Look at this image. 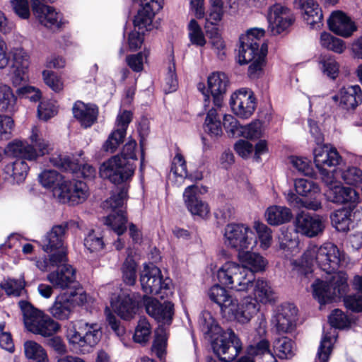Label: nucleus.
I'll list each match as a JSON object with an SVG mask.
<instances>
[{
    "label": "nucleus",
    "mask_w": 362,
    "mask_h": 362,
    "mask_svg": "<svg viewBox=\"0 0 362 362\" xmlns=\"http://www.w3.org/2000/svg\"><path fill=\"white\" fill-rule=\"evenodd\" d=\"M50 163L60 170L71 173L77 178L91 180L95 178L96 170L89 164H81L78 160L72 159L69 156L62 154L53 155L49 158Z\"/></svg>",
    "instance_id": "2eb2a0df"
},
{
    "label": "nucleus",
    "mask_w": 362,
    "mask_h": 362,
    "mask_svg": "<svg viewBox=\"0 0 362 362\" xmlns=\"http://www.w3.org/2000/svg\"><path fill=\"white\" fill-rule=\"evenodd\" d=\"M72 311L71 303L64 293H61L56 297L53 305L49 308L52 316L59 320H68Z\"/></svg>",
    "instance_id": "ea45409f"
},
{
    "label": "nucleus",
    "mask_w": 362,
    "mask_h": 362,
    "mask_svg": "<svg viewBox=\"0 0 362 362\" xmlns=\"http://www.w3.org/2000/svg\"><path fill=\"white\" fill-rule=\"evenodd\" d=\"M68 229V222H63L59 225L53 226L51 230L42 239V249L45 252H52L57 249L64 246L66 233Z\"/></svg>",
    "instance_id": "2f4dec72"
},
{
    "label": "nucleus",
    "mask_w": 362,
    "mask_h": 362,
    "mask_svg": "<svg viewBox=\"0 0 362 362\" xmlns=\"http://www.w3.org/2000/svg\"><path fill=\"white\" fill-rule=\"evenodd\" d=\"M294 187L296 193L304 197V206L310 210L317 211L322 209L320 199V187L314 181L308 179L299 178L295 180Z\"/></svg>",
    "instance_id": "412c9836"
},
{
    "label": "nucleus",
    "mask_w": 362,
    "mask_h": 362,
    "mask_svg": "<svg viewBox=\"0 0 362 362\" xmlns=\"http://www.w3.org/2000/svg\"><path fill=\"white\" fill-rule=\"evenodd\" d=\"M66 337L75 349L93 347L100 340V327L97 323L79 322L67 331Z\"/></svg>",
    "instance_id": "f8f14e48"
},
{
    "label": "nucleus",
    "mask_w": 362,
    "mask_h": 362,
    "mask_svg": "<svg viewBox=\"0 0 362 362\" xmlns=\"http://www.w3.org/2000/svg\"><path fill=\"white\" fill-rule=\"evenodd\" d=\"M199 323L201 331L210 340L213 351L221 361L231 362L241 352L243 344L238 335L230 328L223 330L210 313H203Z\"/></svg>",
    "instance_id": "f03ea898"
},
{
    "label": "nucleus",
    "mask_w": 362,
    "mask_h": 362,
    "mask_svg": "<svg viewBox=\"0 0 362 362\" xmlns=\"http://www.w3.org/2000/svg\"><path fill=\"white\" fill-rule=\"evenodd\" d=\"M136 168V163H129L124 158L121 160L119 156H112L101 165L100 175L116 186L129 189Z\"/></svg>",
    "instance_id": "6e6552de"
},
{
    "label": "nucleus",
    "mask_w": 362,
    "mask_h": 362,
    "mask_svg": "<svg viewBox=\"0 0 362 362\" xmlns=\"http://www.w3.org/2000/svg\"><path fill=\"white\" fill-rule=\"evenodd\" d=\"M62 175L54 170H45L39 175V181L45 188H53V192L59 187L64 180Z\"/></svg>",
    "instance_id": "8fccbe9b"
},
{
    "label": "nucleus",
    "mask_w": 362,
    "mask_h": 362,
    "mask_svg": "<svg viewBox=\"0 0 362 362\" xmlns=\"http://www.w3.org/2000/svg\"><path fill=\"white\" fill-rule=\"evenodd\" d=\"M84 246L90 252H99L105 247L103 238L100 234H96L94 230H91L84 239Z\"/></svg>",
    "instance_id": "bf43d9fd"
},
{
    "label": "nucleus",
    "mask_w": 362,
    "mask_h": 362,
    "mask_svg": "<svg viewBox=\"0 0 362 362\" xmlns=\"http://www.w3.org/2000/svg\"><path fill=\"white\" fill-rule=\"evenodd\" d=\"M129 189H128L127 187H120L118 192L112 194L111 197L107 200V203L112 209L111 212L117 211H126L125 209H123V206L124 204V201H127L128 199Z\"/></svg>",
    "instance_id": "6e6d98bb"
},
{
    "label": "nucleus",
    "mask_w": 362,
    "mask_h": 362,
    "mask_svg": "<svg viewBox=\"0 0 362 362\" xmlns=\"http://www.w3.org/2000/svg\"><path fill=\"white\" fill-rule=\"evenodd\" d=\"M326 199L337 204H346L356 207L359 199L357 192L349 187L334 185L329 187L325 192Z\"/></svg>",
    "instance_id": "bb28decb"
},
{
    "label": "nucleus",
    "mask_w": 362,
    "mask_h": 362,
    "mask_svg": "<svg viewBox=\"0 0 362 362\" xmlns=\"http://www.w3.org/2000/svg\"><path fill=\"white\" fill-rule=\"evenodd\" d=\"M344 260L345 253L334 244L329 243L320 247L315 246L312 249L306 250L303 255V261L306 266L304 274L307 276L313 272L314 262L327 274H334Z\"/></svg>",
    "instance_id": "20e7f679"
},
{
    "label": "nucleus",
    "mask_w": 362,
    "mask_h": 362,
    "mask_svg": "<svg viewBox=\"0 0 362 362\" xmlns=\"http://www.w3.org/2000/svg\"><path fill=\"white\" fill-rule=\"evenodd\" d=\"M355 207L348 206L334 211L330 215L331 223L339 232L346 233L350 230L352 211Z\"/></svg>",
    "instance_id": "e433bc0d"
},
{
    "label": "nucleus",
    "mask_w": 362,
    "mask_h": 362,
    "mask_svg": "<svg viewBox=\"0 0 362 362\" xmlns=\"http://www.w3.org/2000/svg\"><path fill=\"white\" fill-rule=\"evenodd\" d=\"M270 343L268 339L264 338L259 339L254 344H250L247 348V357H250L254 361L270 351Z\"/></svg>",
    "instance_id": "864d4df0"
},
{
    "label": "nucleus",
    "mask_w": 362,
    "mask_h": 362,
    "mask_svg": "<svg viewBox=\"0 0 362 362\" xmlns=\"http://www.w3.org/2000/svg\"><path fill=\"white\" fill-rule=\"evenodd\" d=\"M133 119V112L131 110L120 111L117 116L116 124L117 128L114 129L108 136L103 145V150L105 152L114 153L124 142L127 136L129 124Z\"/></svg>",
    "instance_id": "a211bd4d"
},
{
    "label": "nucleus",
    "mask_w": 362,
    "mask_h": 362,
    "mask_svg": "<svg viewBox=\"0 0 362 362\" xmlns=\"http://www.w3.org/2000/svg\"><path fill=\"white\" fill-rule=\"evenodd\" d=\"M265 217L269 225L279 226L289 222L293 218V214L288 207L274 205L267 209Z\"/></svg>",
    "instance_id": "4c0bfd02"
},
{
    "label": "nucleus",
    "mask_w": 362,
    "mask_h": 362,
    "mask_svg": "<svg viewBox=\"0 0 362 362\" xmlns=\"http://www.w3.org/2000/svg\"><path fill=\"white\" fill-rule=\"evenodd\" d=\"M255 228L257 232V240L259 239L261 247L267 250L272 243V230L266 224L259 221L255 222Z\"/></svg>",
    "instance_id": "13d9d810"
},
{
    "label": "nucleus",
    "mask_w": 362,
    "mask_h": 362,
    "mask_svg": "<svg viewBox=\"0 0 362 362\" xmlns=\"http://www.w3.org/2000/svg\"><path fill=\"white\" fill-rule=\"evenodd\" d=\"M267 54V50L264 48L260 52V55H259L257 58L250 62L251 64L248 66L247 70V75L250 78H257L259 74L262 72V68L266 63L265 59Z\"/></svg>",
    "instance_id": "680f3d73"
},
{
    "label": "nucleus",
    "mask_w": 362,
    "mask_h": 362,
    "mask_svg": "<svg viewBox=\"0 0 362 362\" xmlns=\"http://www.w3.org/2000/svg\"><path fill=\"white\" fill-rule=\"evenodd\" d=\"M136 146L137 143L136 140L130 136L124 145L121 152L114 156H119L121 160L124 158L125 160L129 161V163H135L138 160L136 154Z\"/></svg>",
    "instance_id": "e2e57ef3"
},
{
    "label": "nucleus",
    "mask_w": 362,
    "mask_h": 362,
    "mask_svg": "<svg viewBox=\"0 0 362 362\" xmlns=\"http://www.w3.org/2000/svg\"><path fill=\"white\" fill-rule=\"evenodd\" d=\"M342 179L349 185L358 187L362 185V170L357 167H349L342 173Z\"/></svg>",
    "instance_id": "69168bd1"
},
{
    "label": "nucleus",
    "mask_w": 362,
    "mask_h": 362,
    "mask_svg": "<svg viewBox=\"0 0 362 362\" xmlns=\"http://www.w3.org/2000/svg\"><path fill=\"white\" fill-rule=\"evenodd\" d=\"M15 122L12 117L0 115V140L7 141L13 136Z\"/></svg>",
    "instance_id": "0e129e2a"
},
{
    "label": "nucleus",
    "mask_w": 362,
    "mask_h": 362,
    "mask_svg": "<svg viewBox=\"0 0 362 362\" xmlns=\"http://www.w3.org/2000/svg\"><path fill=\"white\" fill-rule=\"evenodd\" d=\"M151 325L146 318H141L135 328L134 341L139 344L146 343L151 334Z\"/></svg>",
    "instance_id": "4d7b16f0"
},
{
    "label": "nucleus",
    "mask_w": 362,
    "mask_h": 362,
    "mask_svg": "<svg viewBox=\"0 0 362 362\" xmlns=\"http://www.w3.org/2000/svg\"><path fill=\"white\" fill-rule=\"evenodd\" d=\"M198 192L199 188L197 185L188 186L183 193L185 202L192 215L205 218L209 214V206L199 198Z\"/></svg>",
    "instance_id": "7c9ffc66"
},
{
    "label": "nucleus",
    "mask_w": 362,
    "mask_h": 362,
    "mask_svg": "<svg viewBox=\"0 0 362 362\" xmlns=\"http://www.w3.org/2000/svg\"><path fill=\"white\" fill-rule=\"evenodd\" d=\"M63 293L71 303L72 309L76 306H83L87 302V294L78 282Z\"/></svg>",
    "instance_id": "de8ad7c7"
},
{
    "label": "nucleus",
    "mask_w": 362,
    "mask_h": 362,
    "mask_svg": "<svg viewBox=\"0 0 362 362\" xmlns=\"http://www.w3.org/2000/svg\"><path fill=\"white\" fill-rule=\"evenodd\" d=\"M25 286V281L23 279H8L5 283L0 284L1 288L5 291L8 296H19Z\"/></svg>",
    "instance_id": "338daca9"
},
{
    "label": "nucleus",
    "mask_w": 362,
    "mask_h": 362,
    "mask_svg": "<svg viewBox=\"0 0 362 362\" xmlns=\"http://www.w3.org/2000/svg\"><path fill=\"white\" fill-rule=\"evenodd\" d=\"M208 296L213 303L218 305L222 317L230 321L248 323L259 311L257 300L252 296L244 297L238 302L219 284L210 288Z\"/></svg>",
    "instance_id": "7ed1b4c3"
},
{
    "label": "nucleus",
    "mask_w": 362,
    "mask_h": 362,
    "mask_svg": "<svg viewBox=\"0 0 362 362\" xmlns=\"http://www.w3.org/2000/svg\"><path fill=\"white\" fill-rule=\"evenodd\" d=\"M348 276L338 272L329 281L317 279L312 284L313 296L320 305L332 303L336 298H341L349 291Z\"/></svg>",
    "instance_id": "423d86ee"
},
{
    "label": "nucleus",
    "mask_w": 362,
    "mask_h": 362,
    "mask_svg": "<svg viewBox=\"0 0 362 362\" xmlns=\"http://www.w3.org/2000/svg\"><path fill=\"white\" fill-rule=\"evenodd\" d=\"M19 305L23 312L25 326L29 332L43 337H50L60 329L57 322L35 308L30 303L21 300Z\"/></svg>",
    "instance_id": "0eeeda50"
},
{
    "label": "nucleus",
    "mask_w": 362,
    "mask_h": 362,
    "mask_svg": "<svg viewBox=\"0 0 362 362\" xmlns=\"http://www.w3.org/2000/svg\"><path fill=\"white\" fill-rule=\"evenodd\" d=\"M321 46L337 54H341L346 49L344 41L329 33L323 32L320 35Z\"/></svg>",
    "instance_id": "09e8293b"
},
{
    "label": "nucleus",
    "mask_w": 362,
    "mask_h": 362,
    "mask_svg": "<svg viewBox=\"0 0 362 362\" xmlns=\"http://www.w3.org/2000/svg\"><path fill=\"white\" fill-rule=\"evenodd\" d=\"M73 114L82 126L90 127L97 120L98 108L96 105L89 107L83 102H78L73 107Z\"/></svg>",
    "instance_id": "c9c22d12"
},
{
    "label": "nucleus",
    "mask_w": 362,
    "mask_h": 362,
    "mask_svg": "<svg viewBox=\"0 0 362 362\" xmlns=\"http://www.w3.org/2000/svg\"><path fill=\"white\" fill-rule=\"evenodd\" d=\"M294 226L297 233L308 238H313L322 233L325 226L319 215H311L309 213L301 212L298 214L294 221Z\"/></svg>",
    "instance_id": "5701e85b"
},
{
    "label": "nucleus",
    "mask_w": 362,
    "mask_h": 362,
    "mask_svg": "<svg viewBox=\"0 0 362 362\" xmlns=\"http://www.w3.org/2000/svg\"><path fill=\"white\" fill-rule=\"evenodd\" d=\"M162 273L156 267H145L140 274V283L143 291L147 294L159 295L160 293V282Z\"/></svg>",
    "instance_id": "473e14b6"
},
{
    "label": "nucleus",
    "mask_w": 362,
    "mask_h": 362,
    "mask_svg": "<svg viewBox=\"0 0 362 362\" xmlns=\"http://www.w3.org/2000/svg\"><path fill=\"white\" fill-rule=\"evenodd\" d=\"M17 98L11 88L7 85L0 86V111L12 113L15 111Z\"/></svg>",
    "instance_id": "37998d69"
},
{
    "label": "nucleus",
    "mask_w": 362,
    "mask_h": 362,
    "mask_svg": "<svg viewBox=\"0 0 362 362\" xmlns=\"http://www.w3.org/2000/svg\"><path fill=\"white\" fill-rule=\"evenodd\" d=\"M229 104L236 116L242 119H247L253 115L257 101L254 92L250 88H242L230 95Z\"/></svg>",
    "instance_id": "dca6fc26"
},
{
    "label": "nucleus",
    "mask_w": 362,
    "mask_h": 362,
    "mask_svg": "<svg viewBox=\"0 0 362 362\" xmlns=\"http://www.w3.org/2000/svg\"><path fill=\"white\" fill-rule=\"evenodd\" d=\"M252 250H246L238 255V260L241 264L240 267L244 269V272H240L246 274L247 280H250V288L254 286L255 274L264 272L268 264V261L263 256L259 253L253 252Z\"/></svg>",
    "instance_id": "aec40b11"
},
{
    "label": "nucleus",
    "mask_w": 362,
    "mask_h": 362,
    "mask_svg": "<svg viewBox=\"0 0 362 362\" xmlns=\"http://www.w3.org/2000/svg\"><path fill=\"white\" fill-rule=\"evenodd\" d=\"M47 279L55 288L68 290L78 281H76V269L68 264L57 267L47 274Z\"/></svg>",
    "instance_id": "c85d7f7f"
},
{
    "label": "nucleus",
    "mask_w": 362,
    "mask_h": 362,
    "mask_svg": "<svg viewBox=\"0 0 362 362\" xmlns=\"http://www.w3.org/2000/svg\"><path fill=\"white\" fill-rule=\"evenodd\" d=\"M30 139L31 144L15 139L6 146L4 153L13 157L14 160L6 164L4 168L5 179L12 178L13 182L17 184L23 182L30 170L25 160H35L39 156L49 153L48 142L40 138L37 133L33 132Z\"/></svg>",
    "instance_id": "f257e3e1"
},
{
    "label": "nucleus",
    "mask_w": 362,
    "mask_h": 362,
    "mask_svg": "<svg viewBox=\"0 0 362 362\" xmlns=\"http://www.w3.org/2000/svg\"><path fill=\"white\" fill-rule=\"evenodd\" d=\"M47 279L55 288L68 290L78 281H76V269L68 264L57 267L47 274Z\"/></svg>",
    "instance_id": "cd10ccee"
},
{
    "label": "nucleus",
    "mask_w": 362,
    "mask_h": 362,
    "mask_svg": "<svg viewBox=\"0 0 362 362\" xmlns=\"http://www.w3.org/2000/svg\"><path fill=\"white\" fill-rule=\"evenodd\" d=\"M265 35L263 28H254L248 30L245 35L239 37L238 62L240 65L247 64L260 55V52L265 48L268 51L267 43L260 46L261 38Z\"/></svg>",
    "instance_id": "1a4fd4ad"
},
{
    "label": "nucleus",
    "mask_w": 362,
    "mask_h": 362,
    "mask_svg": "<svg viewBox=\"0 0 362 362\" xmlns=\"http://www.w3.org/2000/svg\"><path fill=\"white\" fill-rule=\"evenodd\" d=\"M25 356L28 359L36 362H45L47 361V355L43 347L38 343L28 340L24 343Z\"/></svg>",
    "instance_id": "a18cd8bd"
},
{
    "label": "nucleus",
    "mask_w": 362,
    "mask_h": 362,
    "mask_svg": "<svg viewBox=\"0 0 362 362\" xmlns=\"http://www.w3.org/2000/svg\"><path fill=\"white\" fill-rule=\"evenodd\" d=\"M128 221L127 211L111 212L106 218L105 223L119 235H123L127 230Z\"/></svg>",
    "instance_id": "a19ab883"
},
{
    "label": "nucleus",
    "mask_w": 362,
    "mask_h": 362,
    "mask_svg": "<svg viewBox=\"0 0 362 362\" xmlns=\"http://www.w3.org/2000/svg\"><path fill=\"white\" fill-rule=\"evenodd\" d=\"M332 100L338 103L341 108L350 110H355L362 103V90L358 85L343 86L338 93L332 96Z\"/></svg>",
    "instance_id": "393cba45"
},
{
    "label": "nucleus",
    "mask_w": 362,
    "mask_h": 362,
    "mask_svg": "<svg viewBox=\"0 0 362 362\" xmlns=\"http://www.w3.org/2000/svg\"><path fill=\"white\" fill-rule=\"evenodd\" d=\"M329 29L334 34L344 37H350L357 28L351 18L341 11L332 13L327 20Z\"/></svg>",
    "instance_id": "c756f323"
},
{
    "label": "nucleus",
    "mask_w": 362,
    "mask_h": 362,
    "mask_svg": "<svg viewBox=\"0 0 362 362\" xmlns=\"http://www.w3.org/2000/svg\"><path fill=\"white\" fill-rule=\"evenodd\" d=\"M226 245L238 253L253 250L257 244V235L247 226L243 223H228L225 228Z\"/></svg>",
    "instance_id": "9d476101"
},
{
    "label": "nucleus",
    "mask_w": 362,
    "mask_h": 362,
    "mask_svg": "<svg viewBox=\"0 0 362 362\" xmlns=\"http://www.w3.org/2000/svg\"><path fill=\"white\" fill-rule=\"evenodd\" d=\"M188 37L192 45L196 47H204L206 44L204 33L195 19H192L188 25Z\"/></svg>",
    "instance_id": "3c124183"
},
{
    "label": "nucleus",
    "mask_w": 362,
    "mask_h": 362,
    "mask_svg": "<svg viewBox=\"0 0 362 362\" xmlns=\"http://www.w3.org/2000/svg\"><path fill=\"white\" fill-rule=\"evenodd\" d=\"M207 85L213 98L214 105L217 107H222L227 88L230 85L227 75L223 72H213L208 76Z\"/></svg>",
    "instance_id": "a878e982"
},
{
    "label": "nucleus",
    "mask_w": 362,
    "mask_h": 362,
    "mask_svg": "<svg viewBox=\"0 0 362 362\" xmlns=\"http://www.w3.org/2000/svg\"><path fill=\"white\" fill-rule=\"evenodd\" d=\"M328 322L332 327L344 329L349 328L355 320L349 317L341 310L336 308L329 315Z\"/></svg>",
    "instance_id": "49530a36"
},
{
    "label": "nucleus",
    "mask_w": 362,
    "mask_h": 362,
    "mask_svg": "<svg viewBox=\"0 0 362 362\" xmlns=\"http://www.w3.org/2000/svg\"><path fill=\"white\" fill-rule=\"evenodd\" d=\"M144 295L138 292L119 293L115 303H112L117 314L123 320H129L139 308H144Z\"/></svg>",
    "instance_id": "6ab92c4d"
},
{
    "label": "nucleus",
    "mask_w": 362,
    "mask_h": 362,
    "mask_svg": "<svg viewBox=\"0 0 362 362\" xmlns=\"http://www.w3.org/2000/svg\"><path fill=\"white\" fill-rule=\"evenodd\" d=\"M137 264L133 257H128L122 266V280L129 286H133L136 280Z\"/></svg>",
    "instance_id": "603ef678"
},
{
    "label": "nucleus",
    "mask_w": 362,
    "mask_h": 362,
    "mask_svg": "<svg viewBox=\"0 0 362 362\" xmlns=\"http://www.w3.org/2000/svg\"><path fill=\"white\" fill-rule=\"evenodd\" d=\"M168 345V337L164 327L160 328V332H156L152 344V350L155 351L156 356L162 360L166 354Z\"/></svg>",
    "instance_id": "5fc2aeb1"
},
{
    "label": "nucleus",
    "mask_w": 362,
    "mask_h": 362,
    "mask_svg": "<svg viewBox=\"0 0 362 362\" xmlns=\"http://www.w3.org/2000/svg\"><path fill=\"white\" fill-rule=\"evenodd\" d=\"M42 77L45 83L55 93H59L64 88L62 78L52 71L44 70Z\"/></svg>",
    "instance_id": "774afa93"
},
{
    "label": "nucleus",
    "mask_w": 362,
    "mask_h": 362,
    "mask_svg": "<svg viewBox=\"0 0 362 362\" xmlns=\"http://www.w3.org/2000/svg\"><path fill=\"white\" fill-rule=\"evenodd\" d=\"M13 54V74L12 83L14 86H19L25 80L29 67V56L23 48H15Z\"/></svg>",
    "instance_id": "f704fd0d"
},
{
    "label": "nucleus",
    "mask_w": 362,
    "mask_h": 362,
    "mask_svg": "<svg viewBox=\"0 0 362 362\" xmlns=\"http://www.w3.org/2000/svg\"><path fill=\"white\" fill-rule=\"evenodd\" d=\"M294 6L299 9L304 21L310 28H320L322 26L323 13L320 5L315 0H295Z\"/></svg>",
    "instance_id": "b1692460"
},
{
    "label": "nucleus",
    "mask_w": 362,
    "mask_h": 362,
    "mask_svg": "<svg viewBox=\"0 0 362 362\" xmlns=\"http://www.w3.org/2000/svg\"><path fill=\"white\" fill-rule=\"evenodd\" d=\"M319 64L323 74L329 79L334 81L339 76L340 65L334 56H321Z\"/></svg>",
    "instance_id": "c03bdc74"
},
{
    "label": "nucleus",
    "mask_w": 362,
    "mask_h": 362,
    "mask_svg": "<svg viewBox=\"0 0 362 362\" xmlns=\"http://www.w3.org/2000/svg\"><path fill=\"white\" fill-rule=\"evenodd\" d=\"M143 305L147 314L158 322L170 325L175 315V305L170 300L161 303L158 299L144 295Z\"/></svg>",
    "instance_id": "f3484780"
},
{
    "label": "nucleus",
    "mask_w": 362,
    "mask_h": 362,
    "mask_svg": "<svg viewBox=\"0 0 362 362\" xmlns=\"http://www.w3.org/2000/svg\"><path fill=\"white\" fill-rule=\"evenodd\" d=\"M222 124L229 137H240L242 125L235 117L231 115H225Z\"/></svg>",
    "instance_id": "052dcab7"
},
{
    "label": "nucleus",
    "mask_w": 362,
    "mask_h": 362,
    "mask_svg": "<svg viewBox=\"0 0 362 362\" xmlns=\"http://www.w3.org/2000/svg\"><path fill=\"white\" fill-rule=\"evenodd\" d=\"M138 3L141 8L138 10L133 20L134 30L128 35L127 43L129 51L135 52L140 49L144 42L146 32L153 29V19L158 8L151 1H133Z\"/></svg>",
    "instance_id": "39448f33"
},
{
    "label": "nucleus",
    "mask_w": 362,
    "mask_h": 362,
    "mask_svg": "<svg viewBox=\"0 0 362 362\" xmlns=\"http://www.w3.org/2000/svg\"><path fill=\"white\" fill-rule=\"evenodd\" d=\"M267 19L268 32L271 35L276 36L288 33L289 28L294 24L296 16L291 8L279 3L269 6Z\"/></svg>",
    "instance_id": "9b49d317"
},
{
    "label": "nucleus",
    "mask_w": 362,
    "mask_h": 362,
    "mask_svg": "<svg viewBox=\"0 0 362 362\" xmlns=\"http://www.w3.org/2000/svg\"><path fill=\"white\" fill-rule=\"evenodd\" d=\"M314 163L320 174L325 176L329 175L327 168L339 164L341 156L335 148H329L327 144L316 145L313 149Z\"/></svg>",
    "instance_id": "4be33fe9"
},
{
    "label": "nucleus",
    "mask_w": 362,
    "mask_h": 362,
    "mask_svg": "<svg viewBox=\"0 0 362 362\" xmlns=\"http://www.w3.org/2000/svg\"><path fill=\"white\" fill-rule=\"evenodd\" d=\"M204 130L214 140L218 139L223 134L222 123L216 110L214 107L210 109L206 114Z\"/></svg>",
    "instance_id": "58836bf2"
},
{
    "label": "nucleus",
    "mask_w": 362,
    "mask_h": 362,
    "mask_svg": "<svg viewBox=\"0 0 362 362\" xmlns=\"http://www.w3.org/2000/svg\"><path fill=\"white\" fill-rule=\"evenodd\" d=\"M298 310L293 303H286L281 305V309L275 315V322L277 332L288 333L293 330L296 325Z\"/></svg>",
    "instance_id": "72a5a7b5"
},
{
    "label": "nucleus",
    "mask_w": 362,
    "mask_h": 362,
    "mask_svg": "<svg viewBox=\"0 0 362 362\" xmlns=\"http://www.w3.org/2000/svg\"><path fill=\"white\" fill-rule=\"evenodd\" d=\"M89 189L87 184L77 179L64 180L54 191L60 202L69 205H77L84 202L88 195Z\"/></svg>",
    "instance_id": "ddd939ff"
},
{
    "label": "nucleus",
    "mask_w": 362,
    "mask_h": 362,
    "mask_svg": "<svg viewBox=\"0 0 362 362\" xmlns=\"http://www.w3.org/2000/svg\"><path fill=\"white\" fill-rule=\"evenodd\" d=\"M253 291L255 298H252L257 300V304L258 301L264 304L274 301V292L268 281L264 279H258L256 281ZM258 308H259V305Z\"/></svg>",
    "instance_id": "79ce46f5"
},
{
    "label": "nucleus",
    "mask_w": 362,
    "mask_h": 362,
    "mask_svg": "<svg viewBox=\"0 0 362 362\" xmlns=\"http://www.w3.org/2000/svg\"><path fill=\"white\" fill-rule=\"evenodd\" d=\"M240 271L244 272V269L240 267V264L233 262H226L217 272L218 284L237 291H248L250 280H247L246 274Z\"/></svg>",
    "instance_id": "4468645a"
}]
</instances>
